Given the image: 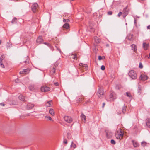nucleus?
I'll return each mask as SVG.
<instances>
[{
  "label": "nucleus",
  "instance_id": "obj_1",
  "mask_svg": "<svg viewBox=\"0 0 150 150\" xmlns=\"http://www.w3.org/2000/svg\"><path fill=\"white\" fill-rule=\"evenodd\" d=\"M124 134L123 131L120 128L117 130L115 133L116 138L118 139L121 140L123 138Z\"/></svg>",
  "mask_w": 150,
  "mask_h": 150
},
{
  "label": "nucleus",
  "instance_id": "obj_2",
  "mask_svg": "<svg viewBox=\"0 0 150 150\" xmlns=\"http://www.w3.org/2000/svg\"><path fill=\"white\" fill-rule=\"evenodd\" d=\"M129 76L132 79H136L137 77L136 72L134 70H130L128 73Z\"/></svg>",
  "mask_w": 150,
  "mask_h": 150
},
{
  "label": "nucleus",
  "instance_id": "obj_3",
  "mask_svg": "<svg viewBox=\"0 0 150 150\" xmlns=\"http://www.w3.org/2000/svg\"><path fill=\"white\" fill-rule=\"evenodd\" d=\"M104 93V91L102 88H99L98 90L97 95L98 97L100 98H103Z\"/></svg>",
  "mask_w": 150,
  "mask_h": 150
},
{
  "label": "nucleus",
  "instance_id": "obj_4",
  "mask_svg": "<svg viewBox=\"0 0 150 150\" xmlns=\"http://www.w3.org/2000/svg\"><path fill=\"white\" fill-rule=\"evenodd\" d=\"M117 98L116 94L113 91H111L109 95V100L110 101H114Z\"/></svg>",
  "mask_w": 150,
  "mask_h": 150
},
{
  "label": "nucleus",
  "instance_id": "obj_5",
  "mask_svg": "<svg viewBox=\"0 0 150 150\" xmlns=\"http://www.w3.org/2000/svg\"><path fill=\"white\" fill-rule=\"evenodd\" d=\"M41 91L42 92H46L49 91L50 89V88L47 85H43L41 88Z\"/></svg>",
  "mask_w": 150,
  "mask_h": 150
},
{
  "label": "nucleus",
  "instance_id": "obj_6",
  "mask_svg": "<svg viewBox=\"0 0 150 150\" xmlns=\"http://www.w3.org/2000/svg\"><path fill=\"white\" fill-rule=\"evenodd\" d=\"M38 5L37 3H34L31 6V9L33 13L36 12L38 10Z\"/></svg>",
  "mask_w": 150,
  "mask_h": 150
},
{
  "label": "nucleus",
  "instance_id": "obj_7",
  "mask_svg": "<svg viewBox=\"0 0 150 150\" xmlns=\"http://www.w3.org/2000/svg\"><path fill=\"white\" fill-rule=\"evenodd\" d=\"M64 120L67 122L70 123H71L72 121V118L69 116H65L64 117Z\"/></svg>",
  "mask_w": 150,
  "mask_h": 150
},
{
  "label": "nucleus",
  "instance_id": "obj_8",
  "mask_svg": "<svg viewBox=\"0 0 150 150\" xmlns=\"http://www.w3.org/2000/svg\"><path fill=\"white\" fill-rule=\"evenodd\" d=\"M148 78V77L147 75L144 74H142L140 76L139 79L140 80H141L144 81L146 80Z\"/></svg>",
  "mask_w": 150,
  "mask_h": 150
},
{
  "label": "nucleus",
  "instance_id": "obj_9",
  "mask_svg": "<svg viewBox=\"0 0 150 150\" xmlns=\"http://www.w3.org/2000/svg\"><path fill=\"white\" fill-rule=\"evenodd\" d=\"M128 11L126 7L124 8L122 11V15L124 18H125L126 16L128 14Z\"/></svg>",
  "mask_w": 150,
  "mask_h": 150
},
{
  "label": "nucleus",
  "instance_id": "obj_10",
  "mask_svg": "<svg viewBox=\"0 0 150 150\" xmlns=\"http://www.w3.org/2000/svg\"><path fill=\"white\" fill-rule=\"evenodd\" d=\"M133 34H129L126 37V39L131 41H133L134 39L133 38Z\"/></svg>",
  "mask_w": 150,
  "mask_h": 150
},
{
  "label": "nucleus",
  "instance_id": "obj_11",
  "mask_svg": "<svg viewBox=\"0 0 150 150\" xmlns=\"http://www.w3.org/2000/svg\"><path fill=\"white\" fill-rule=\"evenodd\" d=\"M34 106V105L31 103H28L26 106V108L27 109L29 110L33 108Z\"/></svg>",
  "mask_w": 150,
  "mask_h": 150
},
{
  "label": "nucleus",
  "instance_id": "obj_12",
  "mask_svg": "<svg viewBox=\"0 0 150 150\" xmlns=\"http://www.w3.org/2000/svg\"><path fill=\"white\" fill-rule=\"evenodd\" d=\"M36 41L37 43L39 44L42 43L43 40L42 38V36H39L37 39Z\"/></svg>",
  "mask_w": 150,
  "mask_h": 150
},
{
  "label": "nucleus",
  "instance_id": "obj_13",
  "mask_svg": "<svg viewBox=\"0 0 150 150\" xmlns=\"http://www.w3.org/2000/svg\"><path fill=\"white\" fill-rule=\"evenodd\" d=\"M131 46V47L132 50L134 52H137V46L135 45L134 44H132Z\"/></svg>",
  "mask_w": 150,
  "mask_h": 150
},
{
  "label": "nucleus",
  "instance_id": "obj_14",
  "mask_svg": "<svg viewBox=\"0 0 150 150\" xmlns=\"http://www.w3.org/2000/svg\"><path fill=\"white\" fill-rule=\"evenodd\" d=\"M107 137L108 138H111L112 135V133L110 132L107 131L106 132Z\"/></svg>",
  "mask_w": 150,
  "mask_h": 150
},
{
  "label": "nucleus",
  "instance_id": "obj_15",
  "mask_svg": "<svg viewBox=\"0 0 150 150\" xmlns=\"http://www.w3.org/2000/svg\"><path fill=\"white\" fill-rule=\"evenodd\" d=\"M69 28V24L67 23H65L62 26V28L64 29H67Z\"/></svg>",
  "mask_w": 150,
  "mask_h": 150
},
{
  "label": "nucleus",
  "instance_id": "obj_16",
  "mask_svg": "<svg viewBox=\"0 0 150 150\" xmlns=\"http://www.w3.org/2000/svg\"><path fill=\"white\" fill-rule=\"evenodd\" d=\"M18 98L21 101H25V97L22 95H20L18 96Z\"/></svg>",
  "mask_w": 150,
  "mask_h": 150
},
{
  "label": "nucleus",
  "instance_id": "obj_17",
  "mask_svg": "<svg viewBox=\"0 0 150 150\" xmlns=\"http://www.w3.org/2000/svg\"><path fill=\"white\" fill-rule=\"evenodd\" d=\"M132 142L134 147H137L139 146V144L136 141L132 140Z\"/></svg>",
  "mask_w": 150,
  "mask_h": 150
},
{
  "label": "nucleus",
  "instance_id": "obj_18",
  "mask_svg": "<svg viewBox=\"0 0 150 150\" xmlns=\"http://www.w3.org/2000/svg\"><path fill=\"white\" fill-rule=\"evenodd\" d=\"M30 71V70L28 69H24L23 71H21L20 72V74H24L25 73H28V71Z\"/></svg>",
  "mask_w": 150,
  "mask_h": 150
},
{
  "label": "nucleus",
  "instance_id": "obj_19",
  "mask_svg": "<svg viewBox=\"0 0 150 150\" xmlns=\"http://www.w3.org/2000/svg\"><path fill=\"white\" fill-rule=\"evenodd\" d=\"M94 40H95V41L97 44H98V43H99V42H100V39L98 38L97 37H95Z\"/></svg>",
  "mask_w": 150,
  "mask_h": 150
},
{
  "label": "nucleus",
  "instance_id": "obj_20",
  "mask_svg": "<svg viewBox=\"0 0 150 150\" xmlns=\"http://www.w3.org/2000/svg\"><path fill=\"white\" fill-rule=\"evenodd\" d=\"M49 112L50 114L52 116H54L55 115L54 111L52 109H50L49 111Z\"/></svg>",
  "mask_w": 150,
  "mask_h": 150
},
{
  "label": "nucleus",
  "instance_id": "obj_21",
  "mask_svg": "<svg viewBox=\"0 0 150 150\" xmlns=\"http://www.w3.org/2000/svg\"><path fill=\"white\" fill-rule=\"evenodd\" d=\"M52 104V101H48L46 104L45 105L47 107H49L51 106Z\"/></svg>",
  "mask_w": 150,
  "mask_h": 150
},
{
  "label": "nucleus",
  "instance_id": "obj_22",
  "mask_svg": "<svg viewBox=\"0 0 150 150\" xmlns=\"http://www.w3.org/2000/svg\"><path fill=\"white\" fill-rule=\"evenodd\" d=\"M12 44L10 42H7L6 45V47L7 49L10 48L11 47H12Z\"/></svg>",
  "mask_w": 150,
  "mask_h": 150
},
{
  "label": "nucleus",
  "instance_id": "obj_23",
  "mask_svg": "<svg viewBox=\"0 0 150 150\" xmlns=\"http://www.w3.org/2000/svg\"><path fill=\"white\" fill-rule=\"evenodd\" d=\"M149 47V45L145 43H143V47L145 50H147Z\"/></svg>",
  "mask_w": 150,
  "mask_h": 150
},
{
  "label": "nucleus",
  "instance_id": "obj_24",
  "mask_svg": "<svg viewBox=\"0 0 150 150\" xmlns=\"http://www.w3.org/2000/svg\"><path fill=\"white\" fill-rule=\"evenodd\" d=\"M146 125L147 126L150 128V119L147 120Z\"/></svg>",
  "mask_w": 150,
  "mask_h": 150
},
{
  "label": "nucleus",
  "instance_id": "obj_25",
  "mask_svg": "<svg viewBox=\"0 0 150 150\" xmlns=\"http://www.w3.org/2000/svg\"><path fill=\"white\" fill-rule=\"evenodd\" d=\"M81 117L82 120H83L85 121H86V117L83 113H82L81 114Z\"/></svg>",
  "mask_w": 150,
  "mask_h": 150
},
{
  "label": "nucleus",
  "instance_id": "obj_26",
  "mask_svg": "<svg viewBox=\"0 0 150 150\" xmlns=\"http://www.w3.org/2000/svg\"><path fill=\"white\" fill-rule=\"evenodd\" d=\"M79 65L80 66H81L83 67H84L86 68V69H87V65L86 64H83L82 63H81L79 64Z\"/></svg>",
  "mask_w": 150,
  "mask_h": 150
},
{
  "label": "nucleus",
  "instance_id": "obj_27",
  "mask_svg": "<svg viewBox=\"0 0 150 150\" xmlns=\"http://www.w3.org/2000/svg\"><path fill=\"white\" fill-rule=\"evenodd\" d=\"M28 87L29 89L31 91H33L35 89L33 85H30Z\"/></svg>",
  "mask_w": 150,
  "mask_h": 150
},
{
  "label": "nucleus",
  "instance_id": "obj_28",
  "mask_svg": "<svg viewBox=\"0 0 150 150\" xmlns=\"http://www.w3.org/2000/svg\"><path fill=\"white\" fill-rule=\"evenodd\" d=\"M72 58L76 60L77 57L76 55V54H72L71 55Z\"/></svg>",
  "mask_w": 150,
  "mask_h": 150
},
{
  "label": "nucleus",
  "instance_id": "obj_29",
  "mask_svg": "<svg viewBox=\"0 0 150 150\" xmlns=\"http://www.w3.org/2000/svg\"><path fill=\"white\" fill-rule=\"evenodd\" d=\"M71 147H73L74 148V149L76 147V144H74L73 142H72V143H71Z\"/></svg>",
  "mask_w": 150,
  "mask_h": 150
},
{
  "label": "nucleus",
  "instance_id": "obj_30",
  "mask_svg": "<svg viewBox=\"0 0 150 150\" xmlns=\"http://www.w3.org/2000/svg\"><path fill=\"white\" fill-rule=\"evenodd\" d=\"M44 44H45L47 46H48L49 47H50V48H52V46L50 44L48 43L47 42H44L43 43Z\"/></svg>",
  "mask_w": 150,
  "mask_h": 150
},
{
  "label": "nucleus",
  "instance_id": "obj_31",
  "mask_svg": "<svg viewBox=\"0 0 150 150\" xmlns=\"http://www.w3.org/2000/svg\"><path fill=\"white\" fill-rule=\"evenodd\" d=\"M67 137L69 139H71V134L69 133H68L67 134Z\"/></svg>",
  "mask_w": 150,
  "mask_h": 150
},
{
  "label": "nucleus",
  "instance_id": "obj_32",
  "mask_svg": "<svg viewBox=\"0 0 150 150\" xmlns=\"http://www.w3.org/2000/svg\"><path fill=\"white\" fill-rule=\"evenodd\" d=\"M55 68L54 67L51 70L50 72L52 74H53L55 73Z\"/></svg>",
  "mask_w": 150,
  "mask_h": 150
},
{
  "label": "nucleus",
  "instance_id": "obj_33",
  "mask_svg": "<svg viewBox=\"0 0 150 150\" xmlns=\"http://www.w3.org/2000/svg\"><path fill=\"white\" fill-rule=\"evenodd\" d=\"M126 95L128 97H129L130 98L132 97V95L131 94V93L129 92H127L126 93Z\"/></svg>",
  "mask_w": 150,
  "mask_h": 150
},
{
  "label": "nucleus",
  "instance_id": "obj_34",
  "mask_svg": "<svg viewBox=\"0 0 150 150\" xmlns=\"http://www.w3.org/2000/svg\"><path fill=\"white\" fill-rule=\"evenodd\" d=\"M17 19L16 18H13L11 21V23H15L16 22Z\"/></svg>",
  "mask_w": 150,
  "mask_h": 150
},
{
  "label": "nucleus",
  "instance_id": "obj_35",
  "mask_svg": "<svg viewBox=\"0 0 150 150\" xmlns=\"http://www.w3.org/2000/svg\"><path fill=\"white\" fill-rule=\"evenodd\" d=\"M4 58V55H2L1 56L0 58V62H2V60Z\"/></svg>",
  "mask_w": 150,
  "mask_h": 150
},
{
  "label": "nucleus",
  "instance_id": "obj_36",
  "mask_svg": "<svg viewBox=\"0 0 150 150\" xmlns=\"http://www.w3.org/2000/svg\"><path fill=\"white\" fill-rule=\"evenodd\" d=\"M126 110V107L124 106L122 108V112L124 114Z\"/></svg>",
  "mask_w": 150,
  "mask_h": 150
},
{
  "label": "nucleus",
  "instance_id": "obj_37",
  "mask_svg": "<svg viewBox=\"0 0 150 150\" xmlns=\"http://www.w3.org/2000/svg\"><path fill=\"white\" fill-rule=\"evenodd\" d=\"M146 144H147L144 141L142 142L141 143V145L144 147V146H146Z\"/></svg>",
  "mask_w": 150,
  "mask_h": 150
},
{
  "label": "nucleus",
  "instance_id": "obj_38",
  "mask_svg": "<svg viewBox=\"0 0 150 150\" xmlns=\"http://www.w3.org/2000/svg\"><path fill=\"white\" fill-rule=\"evenodd\" d=\"M110 142L112 144L114 145L116 144L115 141L113 139H112L111 140Z\"/></svg>",
  "mask_w": 150,
  "mask_h": 150
},
{
  "label": "nucleus",
  "instance_id": "obj_39",
  "mask_svg": "<svg viewBox=\"0 0 150 150\" xmlns=\"http://www.w3.org/2000/svg\"><path fill=\"white\" fill-rule=\"evenodd\" d=\"M105 57L103 56L102 57L100 56H99L98 57V59L99 60H100L102 59H103V58H105Z\"/></svg>",
  "mask_w": 150,
  "mask_h": 150
},
{
  "label": "nucleus",
  "instance_id": "obj_40",
  "mask_svg": "<svg viewBox=\"0 0 150 150\" xmlns=\"http://www.w3.org/2000/svg\"><path fill=\"white\" fill-rule=\"evenodd\" d=\"M45 118H47L49 120L52 121V120L50 116H46L45 117Z\"/></svg>",
  "mask_w": 150,
  "mask_h": 150
},
{
  "label": "nucleus",
  "instance_id": "obj_41",
  "mask_svg": "<svg viewBox=\"0 0 150 150\" xmlns=\"http://www.w3.org/2000/svg\"><path fill=\"white\" fill-rule=\"evenodd\" d=\"M63 21L64 22H67V23H68V22H69L70 20L69 19H64L63 20Z\"/></svg>",
  "mask_w": 150,
  "mask_h": 150
},
{
  "label": "nucleus",
  "instance_id": "obj_42",
  "mask_svg": "<svg viewBox=\"0 0 150 150\" xmlns=\"http://www.w3.org/2000/svg\"><path fill=\"white\" fill-rule=\"evenodd\" d=\"M101 69L102 70H104L105 69V67L103 65L101 67Z\"/></svg>",
  "mask_w": 150,
  "mask_h": 150
},
{
  "label": "nucleus",
  "instance_id": "obj_43",
  "mask_svg": "<svg viewBox=\"0 0 150 150\" xmlns=\"http://www.w3.org/2000/svg\"><path fill=\"white\" fill-rule=\"evenodd\" d=\"M139 67L140 68H142L143 67V66L141 62H140L139 64Z\"/></svg>",
  "mask_w": 150,
  "mask_h": 150
},
{
  "label": "nucleus",
  "instance_id": "obj_44",
  "mask_svg": "<svg viewBox=\"0 0 150 150\" xmlns=\"http://www.w3.org/2000/svg\"><path fill=\"white\" fill-rule=\"evenodd\" d=\"M0 65H1V67H2L3 68H4V65L2 63V62H0Z\"/></svg>",
  "mask_w": 150,
  "mask_h": 150
},
{
  "label": "nucleus",
  "instance_id": "obj_45",
  "mask_svg": "<svg viewBox=\"0 0 150 150\" xmlns=\"http://www.w3.org/2000/svg\"><path fill=\"white\" fill-rule=\"evenodd\" d=\"M112 14V12L111 11H109L108 12V15H111Z\"/></svg>",
  "mask_w": 150,
  "mask_h": 150
},
{
  "label": "nucleus",
  "instance_id": "obj_46",
  "mask_svg": "<svg viewBox=\"0 0 150 150\" xmlns=\"http://www.w3.org/2000/svg\"><path fill=\"white\" fill-rule=\"evenodd\" d=\"M15 82L16 83H19V81H20L18 79H16L15 80Z\"/></svg>",
  "mask_w": 150,
  "mask_h": 150
},
{
  "label": "nucleus",
  "instance_id": "obj_47",
  "mask_svg": "<svg viewBox=\"0 0 150 150\" xmlns=\"http://www.w3.org/2000/svg\"><path fill=\"white\" fill-rule=\"evenodd\" d=\"M122 13L121 12H120L117 15L119 17L121 15H122Z\"/></svg>",
  "mask_w": 150,
  "mask_h": 150
},
{
  "label": "nucleus",
  "instance_id": "obj_48",
  "mask_svg": "<svg viewBox=\"0 0 150 150\" xmlns=\"http://www.w3.org/2000/svg\"><path fill=\"white\" fill-rule=\"evenodd\" d=\"M141 88L140 87H139V89H138V92L140 94L141 93Z\"/></svg>",
  "mask_w": 150,
  "mask_h": 150
},
{
  "label": "nucleus",
  "instance_id": "obj_49",
  "mask_svg": "<svg viewBox=\"0 0 150 150\" xmlns=\"http://www.w3.org/2000/svg\"><path fill=\"white\" fill-rule=\"evenodd\" d=\"M64 143L67 144V141L66 139H64L63 141Z\"/></svg>",
  "mask_w": 150,
  "mask_h": 150
},
{
  "label": "nucleus",
  "instance_id": "obj_50",
  "mask_svg": "<svg viewBox=\"0 0 150 150\" xmlns=\"http://www.w3.org/2000/svg\"><path fill=\"white\" fill-rule=\"evenodd\" d=\"M24 62L26 64H28L29 63L28 60L27 61V60L26 61H24Z\"/></svg>",
  "mask_w": 150,
  "mask_h": 150
},
{
  "label": "nucleus",
  "instance_id": "obj_51",
  "mask_svg": "<svg viewBox=\"0 0 150 150\" xmlns=\"http://www.w3.org/2000/svg\"><path fill=\"white\" fill-rule=\"evenodd\" d=\"M134 23L135 25L137 24L136 20L135 18H134Z\"/></svg>",
  "mask_w": 150,
  "mask_h": 150
},
{
  "label": "nucleus",
  "instance_id": "obj_52",
  "mask_svg": "<svg viewBox=\"0 0 150 150\" xmlns=\"http://www.w3.org/2000/svg\"><path fill=\"white\" fill-rule=\"evenodd\" d=\"M116 88L117 89H119V86L118 85H117L116 86Z\"/></svg>",
  "mask_w": 150,
  "mask_h": 150
},
{
  "label": "nucleus",
  "instance_id": "obj_53",
  "mask_svg": "<svg viewBox=\"0 0 150 150\" xmlns=\"http://www.w3.org/2000/svg\"><path fill=\"white\" fill-rule=\"evenodd\" d=\"M0 105H1V106H4V105H5V104L4 103H0Z\"/></svg>",
  "mask_w": 150,
  "mask_h": 150
},
{
  "label": "nucleus",
  "instance_id": "obj_54",
  "mask_svg": "<svg viewBox=\"0 0 150 150\" xmlns=\"http://www.w3.org/2000/svg\"><path fill=\"white\" fill-rule=\"evenodd\" d=\"M105 105V103H103V106L102 107H104Z\"/></svg>",
  "mask_w": 150,
  "mask_h": 150
},
{
  "label": "nucleus",
  "instance_id": "obj_55",
  "mask_svg": "<svg viewBox=\"0 0 150 150\" xmlns=\"http://www.w3.org/2000/svg\"><path fill=\"white\" fill-rule=\"evenodd\" d=\"M147 28L149 29H150V25H149L147 26Z\"/></svg>",
  "mask_w": 150,
  "mask_h": 150
},
{
  "label": "nucleus",
  "instance_id": "obj_56",
  "mask_svg": "<svg viewBox=\"0 0 150 150\" xmlns=\"http://www.w3.org/2000/svg\"><path fill=\"white\" fill-rule=\"evenodd\" d=\"M54 84H59V83L58 82H56L54 83Z\"/></svg>",
  "mask_w": 150,
  "mask_h": 150
},
{
  "label": "nucleus",
  "instance_id": "obj_57",
  "mask_svg": "<svg viewBox=\"0 0 150 150\" xmlns=\"http://www.w3.org/2000/svg\"><path fill=\"white\" fill-rule=\"evenodd\" d=\"M82 99L81 98V100H79V102H81L82 101Z\"/></svg>",
  "mask_w": 150,
  "mask_h": 150
},
{
  "label": "nucleus",
  "instance_id": "obj_58",
  "mask_svg": "<svg viewBox=\"0 0 150 150\" xmlns=\"http://www.w3.org/2000/svg\"><path fill=\"white\" fill-rule=\"evenodd\" d=\"M1 40H0V44H1Z\"/></svg>",
  "mask_w": 150,
  "mask_h": 150
},
{
  "label": "nucleus",
  "instance_id": "obj_59",
  "mask_svg": "<svg viewBox=\"0 0 150 150\" xmlns=\"http://www.w3.org/2000/svg\"><path fill=\"white\" fill-rule=\"evenodd\" d=\"M27 115L28 116H29V114H27Z\"/></svg>",
  "mask_w": 150,
  "mask_h": 150
},
{
  "label": "nucleus",
  "instance_id": "obj_60",
  "mask_svg": "<svg viewBox=\"0 0 150 150\" xmlns=\"http://www.w3.org/2000/svg\"><path fill=\"white\" fill-rule=\"evenodd\" d=\"M142 0V1H145V0Z\"/></svg>",
  "mask_w": 150,
  "mask_h": 150
},
{
  "label": "nucleus",
  "instance_id": "obj_61",
  "mask_svg": "<svg viewBox=\"0 0 150 150\" xmlns=\"http://www.w3.org/2000/svg\"><path fill=\"white\" fill-rule=\"evenodd\" d=\"M16 1H18V0H16Z\"/></svg>",
  "mask_w": 150,
  "mask_h": 150
}]
</instances>
